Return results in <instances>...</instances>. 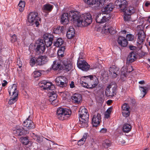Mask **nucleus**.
<instances>
[{
	"label": "nucleus",
	"mask_w": 150,
	"mask_h": 150,
	"mask_svg": "<svg viewBox=\"0 0 150 150\" xmlns=\"http://www.w3.org/2000/svg\"><path fill=\"white\" fill-rule=\"evenodd\" d=\"M71 113V111L69 110L64 109L62 108H58L57 112V117L59 120H62L67 119L70 116Z\"/></svg>",
	"instance_id": "obj_1"
},
{
	"label": "nucleus",
	"mask_w": 150,
	"mask_h": 150,
	"mask_svg": "<svg viewBox=\"0 0 150 150\" xmlns=\"http://www.w3.org/2000/svg\"><path fill=\"white\" fill-rule=\"evenodd\" d=\"M85 2L95 9H99L104 4L105 0H83Z\"/></svg>",
	"instance_id": "obj_2"
},
{
	"label": "nucleus",
	"mask_w": 150,
	"mask_h": 150,
	"mask_svg": "<svg viewBox=\"0 0 150 150\" xmlns=\"http://www.w3.org/2000/svg\"><path fill=\"white\" fill-rule=\"evenodd\" d=\"M41 18L38 16V13L35 12H32L30 13L28 17V22L31 23L32 25L35 23L36 26L39 25V21H41Z\"/></svg>",
	"instance_id": "obj_3"
},
{
	"label": "nucleus",
	"mask_w": 150,
	"mask_h": 150,
	"mask_svg": "<svg viewBox=\"0 0 150 150\" xmlns=\"http://www.w3.org/2000/svg\"><path fill=\"white\" fill-rule=\"evenodd\" d=\"M69 19L74 21V23L76 22L78 25H80L81 21V16L79 13L77 11H71L69 12Z\"/></svg>",
	"instance_id": "obj_4"
},
{
	"label": "nucleus",
	"mask_w": 150,
	"mask_h": 150,
	"mask_svg": "<svg viewBox=\"0 0 150 150\" xmlns=\"http://www.w3.org/2000/svg\"><path fill=\"white\" fill-rule=\"evenodd\" d=\"M37 45L35 51L36 54H40L43 53L45 49V47L44 41L42 39H39L36 41Z\"/></svg>",
	"instance_id": "obj_5"
},
{
	"label": "nucleus",
	"mask_w": 150,
	"mask_h": 150,
	"mask_svg": "<svg viewBox=\"0 0 150 150\" xmlns=\"http://www.w3.org/2000/svg\"><path fill=\"white\" fill-rule=\"evenodd\" d=\"M60 61L62 67L64 70L67 72L71 69L72 67L70 59L64 58Z\"/></svg>",
	"instance_id": "obj_6"
},
{
	"label": "nucleus",
	"mask_w": 150,
	"mask_h": 150,
	"mask_svg": "<svg viewBox=\"0 0 150 150\" xmlns=\"http://www.w3.org/2000/svg\"><path fill=\"white\" fill-rule=\"evenodd\" d=\"M127 2L125 0H117L115 3V5L122 12L127 7Z\"/></svg>",
	"instance_id": "obj_7"
},
{
	"label": "nucleus",
	"mask_w": 150,
	"mask_h": 150,
	"mask_svg": "<svg viewBox=\"0 0 150 150\" xmlns=\"http://www.w3.org/2000/svg\"><path fill=\"white\" fill-rule=\"evenodd\" d=\"M44 42L45 45L47 47L50 46L52 43L54 38L53 35L51 34H45L43 36Z\"/></svg>",
	"instance_id": "obj_8"
},
{
	"label": "nucleus",
	"mask_w": 150,
	"mask_h": 150,
	"mask_svg": "<svg viewBox=\"0 0 150 150\" xmlns=\"http://www.w3.org/2000/svg\"><path fill=\"white\" fill-rule=\"evenodd\" d=\"M89 116L88 114H86L85 115L79 116L81 120H79V125H81V127H88Z\"/></svg>",
	"instance_id": "obj_9"
},
{
	"label": "nucleus",
	"mask_w": 150,
	"mask_h": 150,
	"mask_svg": "<svg viewBox=\"0 0 150 150\" xmlns=\"http://www.w3.org/2000/svg\"><path fill=\"white\" fill-rule=\"evenodd\" d=\"M49 94L50 95L49 100L51 102L52 105L56 106L58 100L57 99V96L55 92V89L54 90L50 91Z\"/></svg>",
	"instance_id": "obj_10"
},
{
	"label": "nucleus",
	"mask_w": 150,
	"mask_h": 150,
	"mask_svg": "<svg viewBox=\"0 0 150 150\" xmlns=\"http://www.w3.org/2000/svg\"><path fill=\"white\" fill-rule=\"evenodd\" d=\"M77 64L79 69L84 71H88L90 67V65L85 61L79 59L78 61Z\"/></svg>",
	"instance_id": "obj_11"
},
{
	"label": "nucleus",
	"mask_w": 150,
	"mask_h": 150,
	"mask_svg": "<svg viewBox=\"0 0 150 150\" xmlns=\"http://www.w3.org/2000/svg\"><path fill=\"white\" fill-rule=\"evenodd\" d=\"M102 32L105 34H113L115 33V29L108 24H106L102 28Z\"/></svg>",
	"instance_id": "obj_12"
},
{
	"label": "nucleus",
	"mask_w": 150,
	"mask_h": 150,
	"mask_svg": "<svg viewBox=\"0 0 150 150\" xmlns=\"http://www.w3.org/2000/svg\"><path fill=\"white\" fill-rule=\"evenodd\" d=\"M92 123L93 126L96 127L101 122V116L100 114H96L92 118Z\"/></svg>",
	"instance_id": "obj_13"
},
{
	"label": "nucleus",
	"mask_w": 150,
	"mask_h": 150,
	"mask_svg": "<svg viewBox=\"0 0 150 150\" xmlns=\"http://www.w3.org/2000/svg\"><path fill=\"white\" fill-rule=\"evenodd\" d=\"M29 117L23 123V125L28 129H34L35 127L33 122L31 120H29Z\"/></svg>",
	"instance_id": "obj_14"
},
{
	"label": "nucleus",
	"mask_w": 150,
	"mask_h": 150,
	"mask_svg": "<svg viewBox=\"0 0 150 150\" xmlns=\"http://www.w3.org/2000/svg\"><path fill=\"white\" fill-rule=\"evenodd\" d=\"M119 69L115 66H112L109 69V74L114 78L116 77L119 74Z\"/></svg>",
	"instance_id": "obj_15"
},
{
	"label": "nucleus",
	"mask_w": 150,
	"mask_h": 150,
	"mask_svg": "<svg viewBox=\"0 0 150 150\" xmlns=\"http://www.w3.org/2000/svg\"><path fill=\"white\" fill-rule=\"evenodd\" d=\"M111 88V85L110 84L109 85L107 86L105 92L106 96L109 98L114 96L115 92V90L113 88Z\"/></svg>",
	"instance_id": "obj_16"
},
{
	"label": "nucleus",
	"mask_w": 150,
	"mask_h": 150,
	"mask_svg": "<svg viewBox=\"0 0 150 150\" xmlns=\"http://www.w3.org/2000/svg\"><path fill=\"white\" fill-rule=\"evenodd\" d=\"M60 19L61 23L64 25L67 24L70 20L69 13H63L61 16Z\"/></svg>",
	"instance_id": "obj_17"
},
{
	"label": "nucleus",
	"mask_w": 150,
	"mask_h": 150,
	"mask_svg": "<svg viewBox=\"0 0 150 150\" xmlns=\"http://www.w3.org/2000/svg\"><path fill=\"white\" fill-rule=\"evenodd\" d=\"M47 57L45 56H41L37 59V64L42 65L45 64L48 61Z\"/></svg>",
	"instance_id": "obj_18"
},
{
	"label": "nucleus",
	"mask_w": 150,
	"mask_h": 150,
	"mask_svg": "<svg viewBox=\"0 0 150 150\" xmlns=\"http://www.w3.org/2000/svg\"><path fill=\"white\" fill-rule=\"evenodd\" d=\"M117 42L120 45L123 47H126L128 44V42L126 39L122 36L118 37Z\"/></svg>",
	"instance_id": "obj_19"
},
{
	"label": "nucleus",
	"mask_w": 150,
	"mask_h": 150,
	"mask_svg": "<svg viewBox=\"0 0 150 150\" xmlns=\"http://www.w3.org/2000/svg\"><path fill=\"white\" fill-rule=\"evenodd\" d=\"M136 53L135 52H132L129 54L127 59V62L131 63L136 59Z\"/></svg>",
	"instance_id": "obj_20"
},
{
	"label": "nucleus",
	"mask_w": 150,
	"mask_h": 150,
	"mask_svg": "<svg viewBox=\"0 0 150 150\" xmlns=\"http://www.w3.org/2000/svg\"><path fill=\"white\" fill-rule=\"evenodd\" d=\"M17 86L15 84H13L12 86H10L8 88V92L10 96H14L16 93V95H18V92L17 90Z\"/></svg>",
	"instance_id": "obj_21"
},
{
	"label": "nucleus",
	"mask_w": 150,
	"mask_h": 150,
	"mask_svg": "<svg viewBox=\"0 0 150 150\" xmlns=\"http://www.w3.org/2000/svg\"><path fill=\"white\" fill-rule=\"evenodd\" d=\"M53 7V5L48 3L44 5L43 6L42 9L43 12L48 13L52 11Z\"/></svg>",
	"instance_id": "obj_22"
},
{
	"label": "nucleus",
	"mask_w": 150,
	"mask_h": 150,
	"mask_svg": "<svg viewBox=\"0 0 150 150\" xmlns=\"http://www.w3.org/2000/svg\"><path fill=\"white\" fill-rule=\"evenodd\" d=\"M75 32L74 29L72 27H70L67 31L66 36L69 39L73 38L75 35Z\"/></svg>",
	"instance_id": "obj_23"
},
{
	"label": "nucleus",
	"mask_w": 150,
	"mask_h": 150,
	"mask_svg": "<svg viewBox=\"0 0 150 150\" xmlns=\"http://www.w3.org/2000/svg\"><path fill=\"white\" fill-rule=\"evenodd\" d=\"M86 77H88L90 80V82L89 84H91L92 85V87L90 88H92L95 87L98 83V80L96 78H93L92 76H87Z\"/></svg>",
	"instance_id": "obj_24"
},
{
	"label": "nucleus",
	"mask_w": 150,
	"mask_h": 150,
	"mask_svg": "<svg viewBox=\"0 0 150 150\" xmlns=\"http://www.w3.org/2000/svg\"><path fill=\"white\" fill-rule=\"evenodd\" d=\"M71 98L74 102L78 103L81 100L82 97L80 94L75 93L71 97Z\"/></svg>",
	"instance_id": "obj_25"
},
{
	"label": "nucleus",
	"mask_w": 150,
	"mask_h": 150,
	"mask_svg": "<svg viewBox=\"0 0 150 150\" xmlns=\"http://www.w3.org/2000/svg\"><path fill=\"white\" fill-rule=\"evenodd\" d=\"M114 8L112 4H110L107 5L105 7L103 8L102 9V12L108 13L112 11Z\"/></svg>",
	"instance_id": "obj_26"
},
{
	"label": "nucleus",
	"mask_w": 150,
	"mask_h": 150,
	"mask_svg": "<svg viewBox=\"0 0 150 150\" xmlns=\"http://www.w3.org/2000/svg\"><path fill=\"white\" fill-rule=\"evenodd\" d=\"M44 90H47L49 92L52 90H54L55 87L51 83L46 81V83L44 85Z\"/></svg>",
	"instance_id": "obj_27"
},
{
	"label": "nucleus",
	"mask_w": 150,
	"mask_h": 150,
	"mask_svg": "<svg viewBox=\"0 0 150 150\" xmlns=\"http://www.w3.org/2000/svg\"><path fill=\"white\" fill-rule=\"evenodd\" d=\"M101 16H102L101 19V20L100 23H105L108 21L111 18L110 14L108 13H102Z\"/></svg>",
	"instance_id": "obj_28"
},
{
	"label": "nucleus",
	"mask_w": 150,
	"mask_h": 150,
	"mask_svg": "<svg viewBox=\"0 0 150 150\" xmlns=\"http://www.w3.org/2000/svg\"><path fill=\"white\" fill-rule=\"evenodd\" d=\"M16 132L17 135L19 136L25 135L28 133V131L26 130L22 127L17 128Z\"/></svg>",
	"instance_id": "obj_29"
},
{
	"label": "nucleus",
	"mask_w": 150,
	"mask_h": 150,
	"mask_svg": "<svg viewBox=\"0 0 150 150\" xmlns=\"http://www.w3.org/2000/svg\"><path fill=\"white\" fill-rule=\"evenodd\" d=\"M64 26H57L55 27L54 29L53 33L55 34H59L63 33L65 29Z\"/></svg>",
	"instance_id": "obj_30"
},
{
	"label": "nucleus",
	"mask_w": 150,
	"mask_h": 150,
	"mask_svg": "<svg viewBox=\"0 0 150 150\" xmlns=\"http://www.w3.org/2000/svg\"><path fill=\"white\" fill-rule=\"evenodd\" d=\"M64 41L61 38H59L54 42V45L56 47H60L63 46Z\"/></svg>",
	"instance_id": "obj_31"
},
{
	"label": "nucleus",
	"mask_w": 150,
	"mask_h": 150,
	"mask_svg": "<svg viewBox=\"0 0 150 150\" xmlns=\"http://www.w3.org/2000/svg\"><path fill=\"white\" fill-rule=\"evenodd\" d=\"M87 20H92V16L91 14L89 13H87L82 14L81 16V21Z\"/></svg>",
	"instance_id": "obj_32"
},
{
	"label": "nucleus",
	"mask_w": 150,
	"mask_h": 150,
	"mask_svg": "<svg viewBox=\"0 0 150 150\" xmlns=\"http://www.w3.org/2000/svg\"><path fill=\"white\" fill-rule=\"evenodd\" d=\"M62 67L60 62L59 63H57L56 61H54L53 62V64L52 65V68L53 69L55 70H59L61 69Z\"/></svg>",
	"instance_id": "obj_33"
},
{
	"label": "nucleus",
	"mask_w": 150,
	"mask_h": 150,
	"mask_svg": "<svg viewBox=\"0 0 150 150\" xmlns=\"http://www.w3.org/2000/svg\"><path fill=\"white\" fill-rule=\"evenodd\" d=\"M125 14H131L135 12L134 8L132 6L127 7L123 11Z\"/></svg>",
	"instance_id": "obj_34"
},
{
	"label": "nucleus",
	"mask_w": 150,
	"mask_h": 150,
	"mask_svg": "<svg viewBox=\"0 0 150 150\" xmlns=\"http://www.w3.org/2000/svg\"><path fill=\"white\" fill-rule=\"evenodd\" d=\"M132 128L131 126L128 124H125L122 128V130L124 132L128 133L131 130Z\"/></svg>",
	"instance_id": "obj_35"
},
{
	"label": "nucleus",
	"mask_w": 150,
	"mask_h": 150,
	"mask_svg": "<svg viewBox=\"0 0 150 150\" xmlns=\"http://www.w3.org/2000/svg\"><path fill=\"white\" fill-rule=\"evenodd\" d=\"M25 4V2L24 1H20L18 5L19 10L20 12H22L23 11Z\"/></svg>",
	"instance_id": "obj_36"
},
{
	"label": "nucleus",
	"mask_w": 150,
	"mask_h": 150,
	"mask_svg": "<svg viewBox=\"0 0 150 150\" xmlns=\"http://www.w3.org/2000/svg\"><path fill=\"white\" fill-rule=\"evenodd\" d=\"M65 49L64 46H62L61 47L59 50L57 52V54L59 57H63L64 55V51Z\"/></svg>",
	"instance_id": "obj_37"
},
{
	"label": "nucleus",
	"mask_w": 150,
	"mask_h": 150,
	"mask_svg": "<svg viewBox=\"0 0 150 150\" xmlns=\"http://www.w3.org/2000/svg\"><path fill=\"white\" fill-rule=\"evenodd\" d=\"M14 96H11V99L9 100L8 103L9 104L11 105L15 103L17 100L18 95H16V93Z\"/></svg>",
	"instance_id": "obj_38"
},
{
	"label": "nucleus",
	"mask_w": 150,
	"mask_h": 150,
	"mask_svg": "<svg viewBox=\"0 0 150 150\" xmlns=\"http://www.w3.org/2000/svg\"><path fill=\"white\" fill-rule=\"evenodd\" d=\"M92 21V20H88V19H86V21L85 20L81 21V22L80 23V25L79 26H81V25L83 26H88L91 24Z\"/></svg>",
	"instance_id": "obj_39"
},
{
	"label": "nucleus",
	"mask_w": 150,
	"mask_h": 150,
	"mask_svg": "<svg viewBox=\"0 0 150 150\" xmlns=\"http://www.w3.org/2000/svg\"><path fill=\"white\" fill-rule=\"evenodd\" d=\"M79 116L88 114V110L84 107H81L79 110Z\"/></svg>",
	"instance_id": "obj_40"
},
{
	"label": "nucleus",
	"mask_w": 150,
	"mask_h": 150,
	"mask_svg": "<svg viewBox=\"0 0 150 150\" xmlns=\"http://www.w3.org/2000/svg\"><path fill=\"white\" fill-rule=\"evenodd\" d=\"M87 136L86 134H84L83 138L78 141L77 143L78 145L81 146L84 144L87 138Z\"/></svg>",
	"instance_id": "obj_41"
},
{
	"label": "nucleus",
	"mask_w": 150,
	"mask_h": 150,
	"mask_svg": "<svg viewBox=\"0 0 150 150\" xmlns=\"http://www.w3.org/2000/svg\"><path fill=\"white\" fill-rule=\"evenodd\" d=\"M60 81L62 83V86L61 87H63L67 86V79L64 76H60Z\"/></svg>",
	"instance_id": "obj_42"
},
{
	"label": "nucleus",
	"mask_w": 150,
	"mask_h": 150,
	"mask_svg": "<svg viewBox=\"0 0 150 150\" xmlns=\"http://www.w3.org/2000/svg\"><path fill=\"white\" fill-rule=\"evenodd\" d=\"M102 145L105 148H107L111 146V143L109 140L106 139L103 141Z\"/></svg>",
	"instance_id": "obj_43"
},
{
	"label": "nucleus",
	"mask_w": 150,
	"mask_h": 150,
	"mask_svg": "<svg viewBox=\"0 0 150 150\" xmlns=\"http://www.w3.org/2000/svg\"><path fill=\"white\" fill-rule=\"evenodd\" d=\"M20 140L21 142L25 145L27 144L29 142L27 137H22L20 138Z\"/></svg>",
	"instance_id": "obj_44"
},
{
	"label": "nucleus",
	"mask_w": 150,
	"mask_h": 150,
	"mask_svg": "<svg viewBox=\"0 0 150 150\" xmlns=\"http://www.w3.org/2000/svg\"><path fill=\"white\" fill-rule=\"evenodd\" d=\"M80 83L83 86L87 88H91V87H93L92 85H91V84H89V83H87L86 82L83 81H80Z\"/></svg>",
	"instance_id": "obj_45"
},
{
	"label": "nucleus",
	"mask_w": 150,
	"mask_h": 150,
	"mask_svg": "<svg viewBox=\"0 0 150 150\" xmlns=\"http://www.w3.org/2000/svg\"><path fill=\"white\" fill-rule=\"evenodd\" d=\"M102 13L98 14L96 17V22L100 23H101Z\"/></svg>",
	"instance_id": "obj_46"
},
{
	"label": "nucleus",
	"mask_w": 150,
	"mask_h": 150,
	"mask_svg": "<svg viewBox=\"0 0 150 150\" xmlns=\"http://www.w3.org/2000/svg\"><path fill=\"white\" fill-rule=\"evenodd\" d=\"M126 40L129 41H132L134 40V35L131 34H128L126 35Z\"/></svg>",
	"instance_id": "obj_47"
},
{
	"label": "nucleus",
	"mask_w": 150,
	"mask_h": 150,
	"mask_svg": "<svg viewBox=\"0 0 150 150\" xmlns=\"http://www.w3.org/2000/svg\"><path fill=\"white\" fill-rule=\"evenodd\" d=\"M35 63L37 64V59L34 57L32 58L30 60V65L33 67Z\"/></svg>",
	"instance_id": "obj_48"
},
{
	"label": "nucleus",
	"mask_w": 150,
	"mask_h": 150,
	"mask_svg": "<svg viewBox=\"0 0 150 150\" xmlns=\"http://www.w3.org/2000/svg\"><path fill=\"white\" fill-rule=\"evenodd\" d=\"M122 113L123 116L127 117L129 115L130 111L129 110H123L122 111Z\"/></svg>",
	"instance_id": "obj_49"
},
{
	"label": "nucleus",
	"mask_w": 150,
	"mask_h": 150,
	"mask_svg": "<svg viewBox=\"0 0 150 150\" xmlns=\"http://www.w3.org/2000/svg\"><path fill=\"white\" fill-rule=\"evenodd\" d=\"M122 111L129 110V107L128 104L127 103H124L122 106Z\"/></svg>",
	"instance_id": "obj_50"
},
{
	"label": "nucleus",
	"mask_w": 150,
	"mask_h": 150,
	"mask_svg": "<svg viewBox=\"0 0 150 150\" xmlns=\"http://www.w3.org/2000/svg\"><path fill=\"white\" fill-rule=\"evenodd\" d=\"M41 75V73L39 71H35L33 73V75L35 78L38 77L40 76Z\"/></svg>",
	"instance_id": "obj_51"
},
{
	"label": "nucleus",
	"mask_w": 150,
	"mask_h": 150,
	"mask_svg": "<svg viewBox=\"0 0 150 150\" xmlns=\"http://www.w3.org/2000/svg\"><path fill=\"white\" fill-rule=\"evenodd\" d=\"M124 19L125 21H129L131 15L124 13Z\"/></svg>",
	"instance_id": "obj_52"
},
{
	"label": "nucleus",
	"mask_w": 150,
	"mask_h": 150,
	"mask_svg": "<svg viewBox=\"0 0 150 150\" xmlns=\"http://www.w3.org/2000/svg\"><path fill=\"white\" fill-rule=\"evenodd\" d=\"M56 84L61 87V86H62V83L60 81V76L56 78Z\"/></svg>",
	"instance_id": "obj_53"
},
{
	"label": "nucleus",
	"mask_w": 150,
	"mask_h": 150,
	"mask_svg": "<svg viewBox=\"0 0 150 150\" xmlns=\"http://www.w3.org/2000/svg\"><path fill=\"white\" fill-rule=\"evenodd\" d=\"M139 87L142 89V92L144 93V95L143 97L145 96L146 94L147 93V91H146V87H142L141 86H139Z\"/></svg>",
	"instance_id": "obj_54"
},
{
	"label": "nucleus",
	"mask_w": 150,
	"mask_h": 150,
	"mask_svg": "<svg viewBox=\"0 0 150 150\" xmlns=\"http://www.w3.org/2000/svg\"><path fill=\"white\" fill-rule=\"evenodd\" d=\"M138 38L142 42L144 40V39H145V36L143 34L142 35H139L138 36Z\"/></svg>",
	"instance_id": "obj_55"
},
{
	"label": "nucleus",
	"mask_w": 150,
	"mask_h": 150,
	"mask_svg": "<svg viewBox=\"0 0 150 150\" xmlns=\"http://www.w3.org/2000/svg\"><path fill=\"white\" fill-rule=\"evenodd\" d=\"M134 70V69L130 65L129 66L127 67V71H126L127 72L130 73Z\"/></svg>",
	"instance_id": "obj_56"
},
{
	"label": "nucleus",
	"mask_w": 150,
	"mask_h": 150,
	"mask_svg": "<svg viewBox=\"0 0 150 150\" xmlns=\"http://www.w3.org/2000/svg\"><path fill=\"white\" fill-rule=\"evenodd\" d=\"M45 83H46V81H43L40 83L39 84V85L40 87L42 88L43 89H44V85L45 84Z\"/></svg>",
	"instance_id": "obj_57"
},
{
	"label": "nucleus",
	"mask_w": 150,
	"mask_h": 150,
	"mask_svg": "<svg viewBox=\"0 0 150 150\" xmlns=\"http://www.w3.org/2000/svg\"><path fill=\"white\" fill-rule=\"evenodd\" d=\"M17 40L16 36L15 34H14L11 37V41L12 42H14Z\"/></svg>",
	"instance_id": "obj_58"
},
{
	"label": "nucleus",
	"mask_w": 150,
	"mask_h": 150,
	"mask_svg": "<svg viewBox=\"0 0 150 150\" xmlns=\"http://www.w3.org/2000/svg\"><path fill=\"white\" fill-rule=\"evenodd\" d=\"M43 137L42 136H38V138L37 139L36 141L39 142L41 143L43 141Z\"/></svg>",
	"instance_id": "obj_59"
},
{
	"label": "nucleus",
	"mask_w": 150,
	"mask_h": 150,
	"mask_svg": "<svg viewBox=\"0 0 150 150\" xmlns=\"http://www.w3.org/2000/svg\"><path fill=\"white\" fill-rule=\"evenodd\" d=\"M17 65L18 66V67L20 68L22 67V62L21 61L20 59H17Z\"/></svg>",
	"instance_id": "obj_60"
},
{
	"label": "nucleus",
	"mask_w": 150,
	"mask_h": 150,
	"mask_svg": "<svg viewBox=\"0 0 150 150\" xmlns=\"http://www.w3.org/2000/svg\"><path fill=\"white\" fill-rule=\"evenodd\" d=\"M129 47L130 50H135L137 48L136 46L132 45H129Z\"/></svg>",
	"instance_id": "obj_61"
},
{
	"label": "nucleus",
	"mask_w": 150,
	"mask_h": 150,
	"mask_svg": "<svg viewBox=\"0 0 150 150\" xmlns=\"http://www.w3.org/2000/svg\"><path fill=\"white\" fill-rule=\"evenodd\" d=\"M124 68H122L121 69V71H122L121 75L124 76L125 77H126L127 74L126 73V72L123 71L124 70Z\"/></svg>",
	"instance_id": "obj_62"
},
{
	"label": "nucleus",
	"mask_w": 150,
	"mask_h": 150,
	"mask_svg": "<svg viewBox=\"0 0 150 150\" xmlns=\"http://www.w3.org/2000/svg\"><path fill=\"white\" fill-rule=\"evenodd\" d=\"M4 64V61L2 58L0 57V67H2Z\"/></svg>",
	"instance_id": "obj_63"
},
{
	"label": "nucleus",
	"mask_w": 150,
	"mask_h": 150,
	"mask_svg": "<svg viewBox=\"0 0 150 150\" xmlns=\"http://www.w3.org/2000/svg\"><path fill=\"white\" fill-rule=\"evenodd\" d=\"M33 135L32 136L33 138L37 140V139L38 138V136L37 134H33Z\"/></svg>",
	"instance_id": "obj_64"
}]
</instances>
